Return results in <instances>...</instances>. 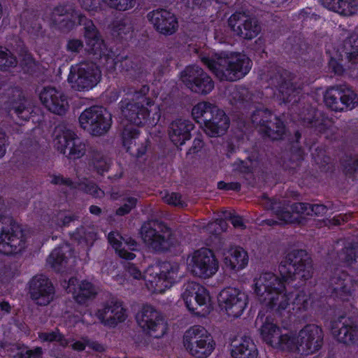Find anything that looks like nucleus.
<instances>
[{
    "label": "nucleus",
    "instance_id": "f257e3e1",
    "mask_svg": "<svg viewBox=\"0 0 358 358\" xmlns=\"http://www.w3.org/2000/svg\"><path fill=\"white\" fill-rule=\"evenodd\" d=\"M199 57L220 81H236L243 78L252 66L250 59L241 54L202 52Z\"/></svg>",
    "mask_w": 358,
    "mask_h": 358
},
{
    "label": "nucleus",
    "instance_id": "f03ea898",
    "mask_svg": "<svg viewBox=\"0 0 358 358\" xmlns=\"http://www.w3.org/2000/svg\"><path fill=\"white\" fill-rule=\"evenodd\" d=\"M254 289L259 301L281 316L290 305L283 282L271 272L262 273L254 280Z\"/></svg>",
    "mask_w": 358,
    "mask_h": 358
},
{
    "label": "nucleus",
    "instance_id": "7ed1b4c3",
    "mask_svg": "<svg viewBox=\"0 0 358 358\" xmlns=\"http://www.w3.org/2000/svg\"><path fill=\"white\" fill-rule=\"evenodd\" d=\"M196 122H203V131L210 137H217L225 134L229 127V120L224 110L209 102H200L192 110Z\"/></svg>",
    "mask_w": 358,
    "mask_h": 358
},
{
    "label": "nucleus",
    "instance_id": "20e7f679",
    "mask_svg": "<svg viewBox=\"0 0 358 358\" xmlns=\"http://www.w3.org/2000/svg\"><path fill=\"white\" fill-rule=\"evenodd\" d=\"M279 272L285 280L306 281L313 277L314 268L310 256L304 250H293L281 261Z\"/></svg>",
    "mask_w": 358,
    "mask_h": 358
},
{
    "label": "nucleus",
    "instance_id": "39448f33",
    "mask_svg": "<svg viewBox=\"0 0 358 358\" xmlns=\"http://www.w3.org/2000/svg\"><path fill=\"white\" fill-rule=\"evenodd\" d=\"M261 204L264 208L272 210L277 218V220L268 219L264 221L269 226L294 222L296 218L294 216V213L301 215L311 214L310 203H294L289 206L286 200L278 198L270 199L264 194L261 199Z\"/></svg>",
    "mask_w": 358,
    "mask_h": 358
},
{
    "label": "nucleus",
    "instance_id": "423d86ee",
    "mask_svg": "<svg viewBox=\"0 0 358 358\" xmlns=\"http://www.w3.org/2000/svg\"><path fill=\"white\" fill-rule=\"evenodd\" d=\"M141 236L145 245L155 252H165L173 245L171 228L164 222L152 220L141 228Z\"/></svg>",
    "mask_w": 358,
    "mask_h": 358
},
{
    "label": "nucleus",
    "instance_id": "0eeeda50",
    "mask_svg": "<svg viewBox=\"0 0 358 358\" xmlns=\"http://www.w3.org/2000/svg\"><path fill=\"white\" fill-rule=\"evenodd\" d=\"M25 247V240L20 227L10 217H0V252L16 254Z\"/></svg>",
    "mask_w": 358,
    "mask_h": 358
},
{
    "label": "nucleus",
    "instance_id": "6e6552de",
    "mask_svg": "<svg viewBox=\"0 0 358 358\" xmlns=\"http://www.w3.org/2000/svg\"><path fill=\"white\" fill-rule=\"evenodd\" d=\"M84 27V36L87 44V50L92 59L99 61L101 64H106L109 60L113 62V54L106 46L100 38L99 33L91 20L81 15L77 22Z\"/></svg>",
    "mask_w": 358,
    "mask_h": 358
},
{
    "label": "nucleus",
    "instance_id": "1a4fd4ad",
    "mask_svg": "<svg viewBox=\"0 0 358 358\" xmlns=\"http://www.w3.org/2000/svg\"><path fill=\"white\" fill-rule=\"evenodd\" d=\"M215 345L211 335L199 325L192 327L184 335L185 347L196 358H207L215 349Z\"/></svg>",
    "mask_w": 358,
    "mask_h": 358
},
{
    "label": "nucleus",
    "instance_id": "9d476101",
    "mask_svg": "<svg viewBox=\"0 0 358 358\" xmlns=\"http://www.w3.org/2000/svg\"><path fill=\"white\" fill-rule=\"evenodd\" d=\"M268 83L278 91L275 94L284 103L290 102L300 92L303 86L298 77L279 68L271 73Z\"/></svg>",
    "mask_w": 358,
    "mask_h": 358
},
{
    "label": "nucleus",
    "instance_id": "9b49d317",
    "mask_svg": "<svg viewBox=\"0 0 358 358\" xmlns=\"http://www.w3.org/2000/svg\"><path fill=\"white\" fill-rule=\"evenodd\" d=\"M80 127L93 136L108 131L112 124L111 114L104 108L94 106L85 109L79 117Z\"/></svg>",
    "mask_w": 358,
    "mask_h": 358
},
{
    "label": "nucleus",
    "instance_id": "f8f14e48",
    "mask_svg": "<svg viewBox=\"0 0 358 358\" xmlns=\"http://www.w3.org/2000/svg\"><path fill=\"white\" fill-rule=\"evenodd\" d=\"M101 72L94 62H80L72 66L68 77L71 87L78 91L92 89L101 80Z\"/></svg>",
    "mask_w": 358,
    "mask_h": 358
},
{
    "label": "nucleus",
    "instance_id": "ddd939ff",
    "mask_svg": "<svg viewBox=\"0 0 358 358\" xmlns=\"http://www.w3.org/2000/svg\"><path fill=\"white\" fill-rule=\"evenodd\" d=\"M1 106L10 115H15L19 120L29 119L32 108L22 91L18 87H10L1 95Z\"/></svg>",
    "mask_w": 358,
    "mask_h": 358
},
{
    "label": "nucleus",
    "instance_id": "4468645a",
    "mask_svg": "<svg viewBox=\"0 0 358 358\" xmlns=\"http://www.w3.org/2000/svg\"><path fill=\"white\" fill-rule=\"evenodd\" d=\"M54 140L55 147L58 151L71 159H78L87 151L85 142L69 129H59Z\"/></svg>",
    "mask_w": 358,
    "mask_h": 358
},
{
    "label": "nucleus",
    "instance_id": "2eb2a0df",
    "mask_svg": "<svg viewBox=\"0 0 358 358\" xmlns=\"http://www.w3.org/2000/svg\"><path fill=\"white\" fill-rule=\"evenodd\" d=\"M252 124L259 131L272 140L280 139L285 133L283 122L268 109H258L251 115Z\"/></svg>",
    "mask_w": 358,
    "mask_h": 358
},
{
    "label": "nucleus",
    "instance_id": "dca6fc26",
    "mask_svg": "<svg viewBox=\"0 0 358 358\" xmlns=\"http://www.w3.org/2000/svg\"><path fill=\"white\" fill-rule=\"evenodd\" d=\"M187 266L194 275L203 278L213 275L219 267L214 253L205 248L196 250L188 257Z\"/></svg>",
    "mask_w": 358,
    "mask_h": 358
},
{
    "label": "nucleus",
    "instance_id": "f3484780",
    "mask_svg": "<svg viewBox=\"0 0 358 358\" xmlns=\"http://www.w3.org/2000/svg\"><path fill=\"white\" fill-rule=\"evenodd\" d=\"M324 99L326 105L335 111L352 110L358 104L356 93L345 85L328 88Z\"/></svg>",
    "mask_w": 358,
    "mask_h": 358
},
{
    "label": "nucleus",
    "instance_id": "a211bd4d",
    "mask_svg": "<svg viewBox=\"0 0 358 358\" xmlns=\"http://www.w3.org/2000/svg\"><path fill=\"white\" fill-rule=\"evenodd\" d=\"M136 319L138 326L150 336L160 338L166 331L167 327L162 315L151 306H143Z\"/></svg>",
    "mask_w": 358,
    "mask_h": 358
},
{
    "label": "nucleus",
    "instance_id": "6ab92c4d",
    "mask_svg": "<svg viewBox=\"0 0 358 358\" xmlns=\"http://www.w3.org/2000/svg\"><path fill=\"white\" fill-rule=\"evenodd\" d=\"M181 80L195 93L206 94L214 88V82L212 78L196 65L187 66L181 73Z\"/></svg>",
    "mask_w": 358,
    "mask_h": 358
},
{
    "label": "nucleus",
    "instance_id": "aec40b11",
    "mask_svg": "<svg viewBox=\"0 0 358 358\" xmlns=\"http://www.w3.org/2000/svg\"><path fill=\"white\" fill-rule=\"evenodd\" d=\"M81 14L71 3L58 4L50 9L46 17L50 24L64 31L71 29Z\"/></svg>",
    "mask_w": 358,
    "mask_h": 358
},
{
    "label": "nucleus",
    "instance_id": "412c9836",
    "mask_svg": "<svg viewBox=\"0 0 358 358\" xmlns=\"http://www.w3.org/2000/svg\"><path fill=\"white\" fill-rule=\"evenodd\" d=\"M247 296L238 289L227 287L218 296V302L229 317H238L247 305Z\"/></svg>",
    "mask_w": 358,
    "mask_h": 358
},
{
    "label": "nucleus",
    "instance_id": "4be33fe9",
    "mask_svg": "<svg viewBox=\"0 0 358 358\" xmlns=\"http://www.w3.org/2000/svg\"><path fill=\"white\" fill-rule=\"evenodd\" d=\"M228 24L235 35L246 40L255 38L261 31V26L256 18L249 17L241 13L233 14L229 18Z\"/></svg>",
    "mask_w": 358,
    "mask_h": 358
},
{
    "label": "nucleus",
    "instance_id": "5701e85b",
    "mask_svg": "<svg viewBox=\"0 0 358 358\" xmlns=\"http://www.w3.org/2000/svg\"><path fill=\"white\" fill-rule=\"evenodd\" d=\"M323 331L319 326L306 325L298 333L299 353L309 355L319 350L323 344Z\"/></svg>",
    "mask_w": 358,
    "mask_h": 358
},
{
    "label": "nucleus",
    "instance_id": "b1692460",
    "mask_svg": "<svg viewBox=\"0 0 358 358\" xmlns=\"http://www.w3.org/2000/svg\"><path fill=\"white\" fill-rule=\"evenodd\" d=\"M29 294L36 304L47 306L53 300L55 288L47 277L36 275L29 282Z\"/></svg>",
    "mask_w": 358,
    "mask_h": 358
},
{
    "label": "nucleus",
    "instance_id": "393cba45",
    "mask_svg": "<svg viewBox=\"0 0 358 358\" xmlns=\"http://www.w3.org/2000/svg\"><path fill=\"white\" fill-rule=\"evenodd\" d=\"M96 317L105 326L114 327L125 320L127 315L122 302L115 298L106 301L96 313Z\"/></svg>",
    "mask_w": 358,
    "mask_h": 358
},
{
    "label": "nucleus",
    "instance_id": "a878e982",
    "mask_svg": "<svg viewBox=\"0 0 358 358\" xmlns=\"http://www.w3.org/2000/svg\"><path fill=\"white\" fill-rule=\"evenodd\" d=\"M331 333L338 341L346 345L358 341V326L350 317H341L333 321Z\"/></svg>",
    "mask_w": 358,
    "mask_h": 358
},
{
    "label": "nucleus",
    "instance_id": "bb28decb",
    "mask_svg": "<svg viewBox=\"0 0 358 358\" xmlns=\"http://www.w3.org/2000/svg\"><path fill=\"white\" fill-rule=\"evenodd\" d=\"M39 98L50 112L59 115H64L69 107L66 96L55 87H44L40 92Z\"/></svg>",
    "mask_w": 358,
    "mask_h": 358
},
{
    "label": "nucleus",
    "instance_id": "cd10ccee",
    "mask_svg": "<svg viewBox=\"0 0 358 358\" xmlns=\"http://www.w3.org/2000/svg\"><path fill=\"white\" fill-rule=\"evenodd\" d=\"M148 17L155 29L164 35L174 34L178 27L175 15L165 9L153 10L148 14Z\"/></svg>",
    "mask_w": 358,
    "mask_h": 358
},
{
    "label": "nucleus",
    "instance_id": "c85d7f7f",
    "mask_svg": "<svg viewBox=\"0 0 358 358\" xmlns=\"http://www.w3.org/2000/svg\"><path fill=\"white\" fill-rule=\"evenodd\" d=\"M120 108L122 117L134 126L144 124L150 116V110L143 103L134 100L122 101Z\"/></svg>",
    "mask_w": 358,
    "mask_h": 358
},
{
    "label": "nucleus",
    "instance_id": "c756f323",
    "mask_svg": "<svg viewBox=\"0 0 358 358\" xmlns=\"http://www.w3.org/2000/svg\"><path fill=\"white\" fill-rule=\"evenodd\" d=\"M113 60L114 59L113 58ZM120 63V68L121 72L124 74L126 78L131 82H143L148 75V72L145 69L143 64L138 60H134L131 58L125 57L118 59L117 62L111 60L106 65L110 64V66L116 65Z\"/></svg>",
    "mask_w": 358,
    "mask_h": 358
},
{
    "label": "nucleus",
    "instance_id": "7c9ffc66",
    "mask_svg": "<svg viewBox=\"0 0 358 358\" xmlns=\"http://www.w3.org/2000/svg\"><path fill=\"white\" fill-rule=\"evenodd\" d=\"M256 325L260 324V334L264 341L272 347H275L280 343V329L273 323L269 316L264 318V315H259L255 321Z\"/></svg>",
    "mask_w": 358,
    "mask_h": 358
},
{
    "label": "nucleus",
    "instance_id": "2f4dec72",
    "mask_svg": "<svg viewBox=\"0 0 358 358\" xmlns=\"http://www.w3.org/2000/svg\"><path fill=\"white\" fill-rule=\"evenodd\" d=\"M194 129V124L189 120L176 119L169 127V135L171 141L180 146L190 138V131Z\"/></svg>",
    "mask_w": 358,
    "mask_h": 358
},
{
    "label": "nucleus",
    "instance_id": "473e14b6",
    "mask_svg": "<svg viewBox=\"0 0 358 358\" xmlns=\"http://www.w3.org/2000/svg\"><path fill=\"white\" fill-rule=\"evenodd\" d=\"M350 280V277L345 271L337 268L329 279V288L331 293L345 300V296L350 295L351 292L352 286Z\"/></svg>",
    "mask_w": 358,
    "mask_h": 358
},
{
    "label": "nucleus",
    "instance_id": "72a5a7b5",
    "mask_svg": "<svg viewBox=\"0 0 358 358\" xmlns=\"http://www.w3.org/2000/svg\"><path fill=\"white\" fill-rule=\"evenodd\" d=\"M248 262V253L241 247H231L224 252V263L230 269L238 271L243 268Z\"/></svg>",
    "mask_w": 358,
    "mask_h": 358
},
{
    "label": "nucleus",
    "instance_id": "f704fd0d",
    "mask_svg": "<svg viewBox=\"0 0 358 358\" xmlns=\"http://www.w3.org/2000/svg\"><path fill=\"white\" fill-rule=\"evenodd\" d=\"M322 5L341 15L352 16L358 10V0H320Z\"/></svg>",
    "mask_w": 358,
    "mask_h": 358
},
{
    "label": "nucleus",
    "instance_id": "c9c22d12",
    "mask_svg": "<svg viewBox=\"0 0 358 358\" xmlns=\"http://www.w3.org/2000/svg\"><path fill=\"white\" fill-rule=\"evenodd\" d=\"M255 96L243 86H236L230 90L228 99L231 105L236 108H245L254 101Z\"/></svg>",
    "mask_w": 358,
    "mask_h": 358
},
{
    "label": "nucleus",
    "instance_id": "e433bc0d",
    "mask_svg": "<svg viewBox=\"0 0 358 358\" xmlns=\"http://www.w3.org/2000/svg\"><path fill=\"white\" fill-rule=\"evenodd\" d=\"M258 351L253 341L248 336L241 338L238 345L231 350L233 358H257Z\"/></svg>",
    "mask_w": 358,
    "mask_h": 358
},
{
    "label": "nucleus",
    "instance_id": "4c0bfd02",
    "mask_svg": "<svg viewBox=\"0 0 358 358\" xmlns=\"http://www.w3.org/2000/svg\"><path fill=\"white\" fill-rule=\"evenodd\" d=\"M143 279L146 282L147 286L156 292H162L164 288L169 287L167 284L164 285V280L157 267H149L143 274Z\"/></svg>",
    "mask_w": 358,
    "mask_h": 358
},
{
    "label": "nucleus",
    "instance_id": "58836bf2",
    "mask_svg": "<svg viewBox=\"0 0 358 358\" xmlns=\"http://www.w3.org/2000/svg\"><path fill=\"white\" fill-rule=\"evenodd\" d=\"M74 298L79 303H84L88 299L94 298L96 294L95 287L87 280H83L73 292Z\"/></svg>",
    "mask_w": 358,
    "mask_h": 358
},
{
    "label": "nucleus",
    "instance_id": "ea45409f",
    "mask_svg": "<svg viewBox=\"0 0 358 358\" xmlns=\"http://www.w3.org/2000/svg\"><path fill=\"white\" fill-rule=\"evenodd\" d=\"M87 156L90 164L97 172L101 173L108 169V164L106 156L96 146H90L89 148Z\"/></svg>",
    "mask_w": 358,
    "mask_h": 358
},
{
    "label": "nucleus",
    "instance_id": "a19ab883",
    "mask_svg": "<svg viewBox=\"0 0 358 358\" xmlns=\"http://www.w3.org/2000/svg\"><path fill=\"white\" fill-rule=\"evenodd\" d=\"M185 290L182 293V299L185 300L187 296L189 297H197L201 301H210V296L207 290L200 284L194 282H188L185 285Z\"/></svg>",
    "mask_w": 358,
    "mask_h": 358
},
{
    "label": "nucleus",
    "instance_id": "79ce46f5",
    "mask_svg": "<svg viewBox=\"0 0 358 358\" xmlns=\"http://www.w3.org/2000/svg\"><path fill=\"white\" fill-rule=\"evenodd\" d=\"M161 273L164 280V285L167 284L169 287L172 284L178 281L183 275L182 273L180 271V266L178 263L164 264Z\"/></svg>",
    "mask_w": 358,
    "mask_h": 358
},
{
    "label": "nucleus",
    "instance_id": "37998d69",
    "mask_svg": "<svg viewBox=\"0 0 358 358\" xmlns=\"http://www.w3.org/2000/svg\"><path fill=\"white\" fill-rule=\"evenodd\" d=\"M47 263L55 271L59 272L66 266L67 257L62 248H57L52 250L47 259Z\"/></svg>",
    "mask_w": 358,
    "mask_h": 358
},
{
    "label": "nucleus",
    "instance_id": "c03bdc74",
    "mask_svg": "<svg viewBox=\"0 0 358 358\" xmlns=\"http://www.w3.org/2000/svg\"><path fill=\"white\" fill-rule=\"evenodd\" d=\"M108 240L121 258L127 260H131L135 258L136 255L134 253L129 252L124 248H120L122 245L120 240H122V236H121L119 233L114 231L109 233Z\"/></svg>",
    "mask_w": 358,
    "mask_h": 358
},
{
    "label": "nucleus",
    "instance_id": "a18cd8bd",
    "mask_svg": "<svg viewBox=\"0 0 358 358\" xmlns=\"http://www.w3.org/2000/svg\"><path fill=\"white\" fill-rule=\"evenodd\" d=\"M150 91V87L148 85H143L139 90H134L132 87H128L127 94L132 95L136 102L143 103V106H150L153 105V101L150 98L147 97L146 95Z\"/></svg>",
    "mask_w": 358,
    "mask_h": 358
},
{
    "label": "nucleus",
    "instance_id": "49530a36",
    "mask_svg": "<svg viewBox=\"0 0 358 358\" xmlns=\"http://www.w3.org/2000/svg\"><path fill=\"white\" fill-rule=\"evenodd\" d=\"M280 343L275 348L282 350L297 351L299 352L298 334L292 336L289 334H280Z\"/></svg>",
    "mask_w": 358,
    "mask_h": 358
},
{
    "label": "nucleus",
    "instance_id": "de8ad7c7",
    "mask_svg": "<svg viewBox=\"0 0 358 358\" xmlns=\"http://www.w3.org/2000/svg\"><path fill=\"white\" fill-rule=\"evenodd\" d=\"M345 49L348 60L352 64H358V38L346 40Z\"/></svg>",
    "mask_w": 358,
    "mask_h": 358
},
{
    "label": "nucleus",
    "instance_id": "09e8293b",
    "mask_svg": "<svg viewBox=\"0 0 358 358\" xmlns=\"http://www.w3.org/2000/svg\"><path fill=\"white\" fill-rule=\"evenodd\" d=\"M17 60L10 50L0 46V69L6 70L16 66Z\"/></svg>",
    "mask_w": 358,
    "mask_h": 358
},
{
    "label": "nucleus",
    "instance_id": "8fccbe9b",
    "mask_svg": "<svg viewBox=\"0 0 358 358\" xmlns=\"http://www.w3.org/2000/svg\"><path fill=\"white\" fill-rule=\"evenodd\" d=\"M310 296L303 291H300L296 294L292 303V310L296 313L305 311L309 306Z\"/></svg>",
    "mask_w": 358,
    "mask_h": 358
},
{
    "label": "nucleus",
    "instance_id": "3c124183",
    "mask_svg": "<svg viewBox=\"0 0 358 358\" xmlns=\"http://www.w3.org/2000/svg\"><path fill=\"white\" fill-rule=\"evenodd\" d=\"M131 138H134V145H137V141L139 138V131L132 124H127L124 126V129L122 132V139L123 145H129V141Z\"/></svg>",
    "mask_w": 358,
    "mask_h": 358
},
{
    "label": "nucleus",
    "instance_id": "603ef678",
    "mask_svg": "<svg viewBox=\"0 0 358 358\" xmlns=\"http://www.w3.org/2000/svg\"><path fill=\"white\" fill-rule=\"evenodd\" d=\"M38 337L43 341L59 342V344L63 347H65L69 344L68 341L64 337V336L62 334H60V332L57 329L50 332L39 333Z\"/></svg>",
    "mask_w": 358,
    "mask_h": 358
},
{
    "label": "nucleus",
    "instance_id": "864d4df0",
    "mask_svg": "<svg viewBox=\"0 0 358 358\" xmlns=\"http://www.w3.org/2000/svg\"><path fill=\"white\" fill-rule=\"evenodd\" d=\"M342 166L347 175L358 174V155L346 156L342 162Z\"/></svg>",
    "mask_w": 358,
    "mask_h": 358
},
{
    "label": "nucleus",
    "instance_id": "5fc2aeb1",
    "mask_svg": "<svg viewBox=\"0 0 358 358\" xmlns=\"http://www.w3.org/2000/svg\"><path fill=\"white\" fill-rule=\"evenodd\" d=\"M299 117L304 126L310 127H316L317 126L318 120L315 118V112L314 109L310 108L304 109L299 114Z\"/></svg>",
    "mask_w": 358,
    "mask_h": 358
},
{
    "label": "nucleus",
    "instance_id": "6e6d98bb",
    "mask_svg": "<svg viewBox=\"0 0 358 358\" xmlns=\"http://www.w3.org/2000/svg\"><path fill=\"white\" fill-rule=\"evenodd\" d=\"M187 308L189 309V310L199 313L200 311L204 310L205 308L207 307L208 303L209 301H201L199 300L197 297H193L192 295L187 296V298H185V300H184Z\"/></svg>",
    "mask_w": 358,
    "mask_h": 358
},
{
    "label": "nucleus",
    "instance_id": "4d7b16f0",
    "mask_svg": "<svg viewBox=\"0 0 358 358\" xmlns=\"http://www.w3.org/2000/svg\"><path fill=\"white\" fill-rule=\"evenodd\" d=\"M357 257V251L351 244L345 246L339 254L341 261L350 266H352V264L355 262Z\"/></svg>",
    "mask_w": 358,
    "mask_h": 358
},
{
    "label": "nucleus",
    "instance_id": "13d9d810",
    "mask_svg": "<svg viewBox=\"0 0 358 358\" xmlns=\"http://www.w3.org/2000/svg\"><path fill=\"white\" fill-rule=\"evenodd\" d=\"M227 228V223L224 220H217L215 222L208 223L203 229L212 235H218L225 231Z\"/></svg>",
    "mask_w": 358,
    "mask_h": 358
},
{
    "label": "nucleus",
    "instance_id": "bf43d9fd",
    "mask_svg": "<svg viewBox=\"0 0 358 358\" xmlns=\"http://www.w3.org/2000/svg\"><path fill=\"white\" fill-rule=\"evenodd\" d=\"M103 2L110 8L121 11L132 8L136 4V0H103Z\"/></svg>",
    "mask_w": 358,
    "mask_h": 358
},
{
    "label": "nucleus",
    "instance_id": "052dcab7",
    "mask_svg": "<svg viewBox=\"0 0 358 358\" xmlns=\"http://www.w3.org/2000/svg\"><path fill=\"white\" fill-rule=\"evenodd\" d=\"M163 199L165 203L176 207L184 208L187 206L182 196L177 192L168 193L163 197Z\"/></svg>",
    "mask_w": 358,
    "mask_h": 358
},
{
    "label": "nucleus",
    "instance_id": "680f3d73",
    "mask_svg": "<svg viewBox=\"0 0 358 358\" xmlns=\"http://www.w3.org/2000/svg\"><path fill=\"white\" fill-rule=\"evenodd\" d=\"M129 145H124L127 151L131 155L136 157H140L145 153L146 148L143 145V142L140 141L139 138L137 141V145H134V138H131L129 141Z\"/></svg>",
    "mask_w": 358,
    "mask_h": 358
},
{
    "label": "nucleus",
    "instance_id": "e2e57ef3",
    "mask_svg": "<svg viewBox=\"0 0 358 358\" xmlns=\"http://www.w3.org/2000/svg\"><path fill=\"white\" fill-rule=\"evenodd\" d=\"M43 350L40 347H36L34 349L24 348L14 355V358H38L41 356Z\"/></svg>",
    "mask_w": 358,
    "mask_h": 358
},
{
    "label": "nucleus",
    "instance_id": "0e129e2a",
    "mask_svg": "<svg viewBox=\"0 0 358 358\" xmlns=\"http://www.w3.org/2000/svg\"><path fill=\"white\" fill-rule=\"evenodd\" d=\"M78 217L74 214L59 213L57 217V224L61 227H69L71 222L77 220Z\"/></svg>",
    "mask_w": 358,
    "mask_h": 358
},
{
    "label": "nucleus",
    "instance_id": "69168bd1",
    "mask_svg": "<svg viewBox=\"0 0 358 358\" xmlns=\"http://www.w3.org/2000/svg\"><path fill=\"white\" fill-rule=\"evenodd\" d=\"M137 199L134 197H129L123 206L116 210V215L123 216L128 214L136 205Z\"/></svg>",
    "mask_w": 358,
    "mask_h": 358
},
{
    "label": "nucleus",
    "instance_id": "338daca9",
    "mask_svg": "<svg viewBox=\"0 0 358 358\" xmlns=\"http://www.w3.org/2000/svg\"><path fill=\"white\" fill-rule=\"evenodd\" d=\"M17 264L6 265L0 262V278H13L17 271Z\"/></svg>",
    "mask_w": 358,
    "mask_h": 358
},
{
    "label": "nucleus",
    "instance_id": "774afa93",
    "mask_svg": "<svg viewBox=\"0 0 358 358\" xmlns=\"http://www.w3.org/2000/svg\"><path fill=\"white\" fill-rule=\"evenodd\" d=\"M124 268L127 274L136 280L143 279V274L141 270L135 264L127 262L124 265Z\"/></svg>",
    "mask_w": 358,
    "mask_h": 358
}]
</instances>
